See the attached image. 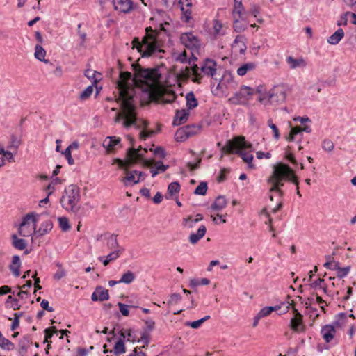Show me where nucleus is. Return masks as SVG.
Masks as SVG:
<instances>
[{
	"label": "nucleus",
	"instance_id": "obj_1",
	"mask_svg": "<svg viewBox=\"0 0 356 356\" xmlns=\"http://www.w3.org/2000/svg\"><path fill=\"white\" fill-rule=\"evenodd\" d=\"M134 68L135 81L141 83L142 91L147 95L149 102L166 104L175 100V93L168 92L161 85V74L157 68H142L138 65H134Z\"/></svg>",
	"mask_w": 356,
	"mask_h": 356
},
{
	"label": "nucleus",
	"instance_id": "obj_2",
	"mask_svg": "<svg viewBox=\"0 0 356 356\" xmlns=\"http://www.w3.org/2000/svg\"><path fill=\"white\" fill-rule=\"evenodd\" d=\"M131 79V72H122L120 74V80L117 83L119 94L117 101L120 102V111L117 113L115 122H120L122 120V124L125 128L132 125L140 126L137 124L134 101L135 88L129 83Z\"/></svg>",
	"mask_w": 356,
	"mask_h": 356
},
{
	"label": "nucleus",
	"instance_id": "obj_3",
	"mask_svg": "<svg viewBox=\"0 0 356 356\" xmlns=\"http://www.w3.org/2000/svg\"><path fill=\"white\" fill-rule=\"evenodd\" d=\"M290 181L296 186V193L300 197L302 195L299 190V181L294 171L286 164L278 163L273 166L271 175L268 179V184L270 185L269 193H276L278 197L277 205L272 209V212L275 213L282 207V197L284 195L281 188L284 186V181Z\"/></svg>",
	"mask_w": 356,
	"mask_h": 356
},
{
	"label": "nucleus",
	"instance_id": "obj_4",
	"mask_svg": "<svg viewBox=\"0 0 356 356\" xmlns=\"http://www.w3.org/2000/svg\"><path fill=\"white\" fill-rule=\"evenodd\" d=\"M146 34L140 42L138 38L132 41L133 48L137 49L142 57L162 58L163 50L159 48L156 40L157 33L151 26L147 27Z\"/></svg>",
	"mask_w": 356,
	"mask_h": 356
},
{
	"label": "nucleus",
	"instance_id": "obj_5",
	"mask_svg": "<svg viewBox=\"0 0 356 356\" xmlns=\"http://www.w3.org/2000/svg\"><path fill=\"white\" fill-rule=\"evenodd\" d=\"M252 145L246 142L245 137L242 136L234 137L232 140L227 141L226 145L221 149L224 154H238L243 161L248 163V167L254 169V165L252 163L253 155L250 153Z\"/></svg>",
	"mask_w": 356,
	"mask_h": 356
},
{
	"label": "nucleus",
	"instance_id": "obj_6",
	"mask_svg": "<svg viewBox=\"0 0 356 356\" xmlns=\"http://www.w3.org/2000/svg\"><path fill=\"white\" fill-rule=\"evenodd\" d=\"M38 214L30 213L22 218L19 227V234L23 237H29L33 234L37 235L36 224Z\"/></svg>",
	"mask_w": 356,
	"mask_h": 356
},
{
	"label": "nucleus",
	"instance_id": "obj_7",
	"mask_svg": "<svg viewBox=\"0 0 356 356\" xmlns=\"http://www.w3.org/2000/svg\"><path fill=\"white\" fill-rule=\"evenodd\" d=\"M181 42L186 48L191 51V56L196 60V54H199L201 42L197 35L192 32L184 33L180 36Z\"/></svg>",
	"mask_w": 356,
	"mask_h": 356
},
{
	"label": "nucleus",
	"instance_id": "obj_8",
	"mask_svg": "<svg viewBox=\"0 0 356 356\" xmlns=\"http://www.w3.org/2000/svg\"><path fill=\"white\" fill-rule=\"evenodd\" d=\"M117 162L118 163L119 166L124 170L126 175L124 177V182L126 184L128 183L135 184L140 181V177L143 176V173L137 170H129L128 168L132 163L127 161H123L120 159H118Z\"/></svg>",
	"mask_w": 356,
	"mask_h": 356
},
{
	"label": "nucleus",
	"instance_id": "obj_9",
	"mask_svg": "<svg viewBox=\"0 0 356 356\" xmlns=\"http://www.w3.org/2000/svg\"><path fill=\"white\" fill-rule=\"evenodd\" d=\"M191 76L192 81L197 83H201L202 76L199 73V67L197 65H194L193 67H186L184 70H181L179 74L178 78L180 80L184 81L190 78Z\"/></svg>",
	"mask_w": 356,
	"mask_h": 356
},
{
	"label": "nucleus",
	"instance_id": "obj_10",
	"mask_svg": "<svg viewBox=\"0 0 356 356\" xmlns=\"http://www.w3.org/2000/svg\"><path fill=\"white\" fill-rule=\"evenodd\" d=\"M80 200V189L74 184L68 186V204H71L72 211L76 212L79 207L76 204Z\"/></svg>",
	"mask_w": 356,
	"mask_h": 356
},
{
	"label": "nucleus",
	"instance_id": "obj_11",
	"mask_svg": "<svg viewBox=\"0 0 356 356\" xmlns=\"http://www.w3.org/2000/svg\"><path fill=\"white\" fill-rule=\"evenodd\" d=\"M201 72L207 76L211 77L213 81L217 79L215 76L217 74L218 65L216 61L212 59H206L200 67Z\"/></svg>",
	"mask_w": 356,
	"mask_h": 356
},
{
	"label": "nucleus",
	"instance_id": "obj_12",
	"mask_svg": "<svg viewBox=\"0 0 356 356\" xmlns=\"http://www.w3.org/2000/svg\"><path fill=\"white\" fill-rule=\"evenodd\" d=\"M293 305V301L290 304ZM293 312L294 316L291 319L290 327L292 330L296 332H300L304 330V325L302 323V315L298 311V309L293 306Z\"/></svg>",
	"mask_w": 356,
	"mask_h": 356
},
{
	"label": "nucleus",
	"instance_id": "obj_13",
	"mask_svg": "<svg viewBox=\"0 0 356 356\" xmlns=\"http://www.w3.org/2000/svg\"><path fill=\"white\" fill-rule=\"evenodd\" d=\"M268 100L271 102H280L284 101L286 93L282 86H275L268 93Z\"/></svg>",
	"mask_w": 356,
	"mask_h": 356
},
{
	"label": "nucleus",
	"instance_id": "obj_14",
	"mask_svg": "<svg viewBox=\"0 0 356 356\" xmlns=\"http://www.w3.org/2000/svg\"><path fill=\"white\" fill-rule=\"evenodd\" d=\"M324 266L328 269L337 270L336 275L339 278V281H340V279L346 277L350 270V266L341 268L339 262L327 261L325 263Z\"/></svg>",
	"mask_w": 356,
	"mask_h": 356
},
{
	"label": "nucleus",
	"instance_id": "obj_15",
	"mask_svg": "<svg viewBox=\"0 0 356 356\" xmlns=\"http://www.w3.org/2000/svg\"><path fill=\"white\" fill-rule=\"evenodd\" d=\"M147 152V149H143L141 147L138 149L131 147L127 151V158L129 159L127 162L134 164L137 161L142 159V158L145 156V154Z\"/></svg>",
	"mask_w": 356,
	"mask_h": 356
},
{
	"label": "nucleus",
	"instance_id": "obj_16",
	"mask_svg": "<svg viewBox=\"0 0 356 356\" xmlns=\"http://www.w3.org/2000/svg\"><path fill=\"white\" fill-rule=\"evenodd\" d=\"M286 62L291 70L304 68L307 65V61L302 57L296 58L291 56H289L286 57Z\"/></svg>",
	"mask_w": 356,
	"mask_h": 356
},
{
	"label": "nucleus",
	"instance_id": "obj_17",
	"mask_svg": "<svg viewBox=\"0 0 356 356\" xmlns=\"http://www.w3.org/2000/svg\"><path fill=\"white\" fill-rule=\"evenodd\" d=\"M336 330L332 325H325L321 330V334L326 343H330L334 337Z\"/></svg>",
	"mask_w": 356,
	"mask_h": 356
},
{
	"label": "nucleus",
	"instance_id": "obj_18",
	"mask_svg": "<svg viewBox=\"0 0 356 356\" xmlns=\"http://www.w3.org/2000/svg\"><path fill=\"white\" fill-rule=\"evenodd\" d=\"M246 38L244 35H238L232 47V49H234L235 51H238L241 54H245L247 47L245 44Z\"/></svg>",
	"mask_w": 356,
	"mask_h": 356
},
{
	"label": "nucleus",
	"instance_id": "obj_19",
	"mask_svg": "<svg viewBox=\"0 0 356 356\" xmlns=\"http://www.w3.org/2000/svg\"><path fill=\"white\" fill-rule=\"evenodd\" d=\"M206 232V227L203 225H200L196 232L191 233L189 235L188 241L192 245L197 243L205 236Z\"/></svg>",
	"mask_w": 356,
	"mask_h": 356
},
{
	"label": "nucleus",
	"instance_id": "obj_20",
	"mask_svg": "<svg viewBox=\"0 0 356 356\" xmlns=\"http://www.w3.org/2000/svg\"><path fill=\"white\" fill-rule=\"evenodd\" d=\"M109 298L108 291L102 286L96 288L95 291L92 293L91 299L93 301H104Z\"/></svg>",
	"mask_w": 356,
	"mask_h": 356
},
{
	"label": "nucleus",
	"instance_id": "obj_21",
	"mask_svg": "<svg viewBox=\"0 0 356 356\" xmlns=\"http://www.w3.org/2000/svg\"><path fill=\"white\" fill-rule=\"evenodd\" d=\"M113 5L115 10L122 13H128L132 9L131 0H113Z\"/></svg>",
	"mask_w": 356,
	"mask_h": 356
},
{
	"label": "nucleus",
	"instance_id": "obj_22",
	"mask_svg": "<svg viewBox=\"0 0 356 356\" xmlns=\"http://www.w3.org/2000/svg\"><path fill=\"white\" fill-rule=\"evenodd\" d=\"M189 114L190 113L188 110L177 111L175 119L173 120V124L178 126L184 124L187 121Z\"/></svg>",
	"mask_w": 356,
	"mask_h": 356
},
{
	"label": "nucleus",
	"instance_id": "obj_23",
	"mask_svg": "<svg viewBox=\"0 0 356 356\" xmlns=\"http://www.w3.org/2000/svg\"><path fill=\"white\" fill-rule=\"evenodd\" d=\"M344 37V31L342 29H338L332 35H331L327 39V42L332 44L336 45L342 40Z\"/></svg>",
	"mask_w": 356,
	"mask_h": 356
},
{
	"label": "nucleus",
	"instance_id": "obj_24",
	"mask_svg": "<svg viewBox=\"0 0 356 356\" xmlns=\"http://www.w3.org/2000/svg\"><path fill=\"white\" fill-rule=\"evenodd\" d=\"M20 266H21V260L18 255H15L12 257V261L10 265V270L13 273V274L18 277L20 275Z\"/></svg>",
	"mask_w": 356,
	"mask_h": 356
},
{
	"label": "nucleus",
	"instance_id": "obj_25",
	"mask_svg": "<svg viewBox=\"0 0 356 356\" xmlns=\"http://www.w3.org/2000/svg\"><path fill=\"white\" fill-rule=\"evenodd\" d=\"M120 141V138L115 136L107 137L104 140L103 145L107 151L112 152L115 149V147L119 144Z\"/></svg>",
	"mask_w": 356,
	"mask_h": 356
},
{
	"label": "nucleus",
	"instance_id": "obj_26",
	"mask_svg": "<svg viewBox=\"0 0 356 356\" xmlns=\"http://www.w3.org/2000/svg\"><path fill=\"white\" fill-rule=\"evenodd\" d=\"M53 228V223L51 220H47L44 221L37 229L38 236H43L49 233Z\"/></svg>",
	"mask_w": 356,
	"mask_h": 356
},
{
	"label": "nucleus",
	"instance_id": "obj_27",
	"mask_svg": "<svg viewBox=\"0 0 356 356\" xmlns=\"http://www.w3.org/2000/svg\"><path fill=\"white\" fill-rule=\"evenodd\" d=\"M227 200L224 196H218L216 198L214 202L211 204V209L220 211L227 206Z\"/></svg>",
	"mask_w": 356,
	"mask_h": 356
},
{
	"label": "nucleus",
	"instance_id": "obj_28",
	"mask_svg": "<svg viewBox=\"0 0 356 356\" xmlns=\"http://www.w3.org/2000/svg\"><path fill=\"white\" fill-rule=\"evenodd\" d=\"M256 68V64L252 62L246 63L237 69V74L243 76L248 72L252 71Z\"/></svg>",
	"mask_w": 356,
	"mask_h": 356
},
{
	"label": "nucleus",
	"instance_id": "obj_29",
	"mask_svg": "<svg viewBox=\"0 0 356 356\" xmlns=\"http://www.w3.org/2000/svg\"><path fill=\"white\" fill-rule=\"evenodd\" d=\"M13 246L19 250H24L27 246V243L24 239L19 238L16 234H13L11 236Z\"/></svg>",
	"mask_w": 356,
	"mask_h": 356
},
{
	"label": "nucleus",
	"instance_id": "obj_30",
	"mask_svg": "<svg viewBox=\"0 0 356 356\" xmlns=\"http://www.w3.org/2000/svg\"><path fill=\"white\" fill-rule=\"evenodd\" d=\"M125 352L126 348L122 339H118L114 346L113 350H110V353L114 356H119Z\"/></svg>",
	"mask_w": 356,
	"mask_h": 356
},
{
	"label": "nucleus",
	"instance_id": "obj_31",
	"mask_svg": "<svg viewBox=\"0 0 356 356\" xmlns=\"http://www.w3.org/2000/svg\"><path fill=\"white\" fill-rule=\"evenodd\" d=\"M186 106L188 110L195 108L198 105L197 99H196V97L193 92H190L186 94Z\"/></svg>",
	"mask_w": 356,
	"mask_h": 356
},
{
	"label": "nucleus",
	"instance_id": "obj_32",
	"mask_svg": "<svg viewBox=\"0 0 356 356\" xmlns=\"http://www.w3.org/2000/svg\"><path fill=\"white\" fill-rule=\"evenodd\" d=\"M58 332H60L62 334V335L67 336V329L58 330L56 328V327H54V326H53L49 329H46L45 330V341L48 342V339L51 338L54 333L58 334ZM60 338H63V336H61Z\"/></svg>",
	"mask_w": 356,
	"mask_h": 356
},
{
	"label": "nucleus",
	"instance_id": "obj_33",
	"mask_svg": "<svg viewBox=\"0 0 356 356\" xmlns=\"http://www.w3.org/2000/svg\"><path fill=\"white\" fill-rule=\"evenodd\" d=\"M31 342L28 337H24L19 342V353L22 355L26 353Z\"/></svg>",
	"mask_w": 356,
	"mask_h": 356
},
{
	"label": "nucleus",
	"instance_id": "obj_34",
	"mask_svg": "<svg viewBox=\"0 0 356 356\" xmlns=\"http://www.w3.org/2000/svg\"><path fill=\"white\" fill-rule=\"evenodd\" d=\"M35 57L40 61H43L46 63H48L47 60H45L46 51L40 44H37L35 47Z\"/></svg>",
	"mask_w": 356,
	"mask_h": 356
},
{
	"label": "nucleus",
	"instance_id": "obj_35",
	"mask_svg": "<svg viewBox=\"0 0 356 356\" xmlns=\"http://www.w3.org/2000/svg\"><path fill=\"white\" fill-rule=\"evenodd\" d=\"M107 247L111 250H118V248H123L120 246L117 240V235H111L107 240Z\"/></svg>",
	"mask_w": 356,
	"mask_h": 356
},
{
	"label": "nucleus",
	"instance_id": "obj_36",
	"mask_svg": "<svg viewBox=\"0 0 356 356\" xmlns=\"http://www.w3.org/2000/svg\"><path fill=\"white\" fill-rule=\"evenodd\" d=\"M0 347L4 350H11L14 348V344L5 338L0 331Z\"/></svg>",
	"mask_w": 356,
	"mask_h": 356
},
{
	"label": "nucleus",
	"instance_id": "obj_37",
	"mask_svg": "<svg viewBox=\"0 0 356 356\" xmlns=\"http://www.w3.org/2000/svg\"><path fill=\"white\" fill-rule=\"evenodd\" d=\"M184 128L186 130L189 138L199 134L201 130V126L196 124L185 126L184 127Z\"/></svg>",
	"mask_w": 356,
	"mask_h": 356
},
{
	"label": "nucleus",
	"instance_id": "obj_38",
	"mask_svg": "<svg viewBox=\"0 0 356 356\" xmlns=\"http://www.w3.org/2000/svg\"><path fill=\"white\" fill-rule=\"evenodd\" d=\"M243 10V6L241 0H234L233 15L234 18L238 17L241 18L242 12Z\"/></svg>",
	"mask_w": 356,
	"mask_h": 356
},
{
	"label": "nucleus",
	"instance_id": "obj_39",
	"mask_svg": "<svg viewBox=\"0 0 356 356\" xmlns=\"http://www.w3.org/2000/svg\"><path fill=\"white\" fill-rule=\"evenodd\" d=\"M135 278L136 276L134 273L128 270L122 275L120 280H118V282L128 284L131 283L135 280Z\"/></svg>",
	"mask_w": 356,
	"mask_h": 356
},
{
	"label": "nucleus",
	"instance_id": "obj_40",
	"mask_svg": "<svg viewBox=\"0 0 356 356\" xmlns=\"http://www.w3.org/2000/svg\"><path fill=\"white\" fill-rule=\"evenodd\" d=\"M227 28L221 22L216 20L213 23V31L216 35H224L226 33Z\"/></svg>",
	"mask_w": 356,
	"mask_h": 356
},
{
	"label": "nucleus",
	"instance_id": "obj_41",
	"mask_svg": "<svg viewBox=\"0 0 356 356\" xmlns=\"http://www.w3.org/2000/svg\"><path fill=\"white\" fill-rule=\"evenodd\" d=\"M175 138L176 141L177 142H183L188 138H189V136H188V134L184 129V127L179 128L175 133Z\"/></svg>",
	"mask_w": 356,
	"mask_h": 356
},
{
	"label": "nucleus",
	"instance_id": "obj_42",
	"mask_svg": "<svg viewBox=\"0 0 356 356\" xmlns=\"http://www.w3.org/2000/svg\"><path fill=\"white\" fill-rule=\"evenodd\" d=\"M254 90L246 86H242L239 90V95H241L245 99V102L246 101V97L248 96H251L253 95Z\"/></svg>",
	"mask_w": 356,
	"mask_h": 356
},
{
	"label": "nucleus",
	"instance_id": "obj_43",
	"mask_svg": "<svg viewBox=\"0 0 356 356\" xmlns=\"http://www.w3.org/2000/svg\"><path fill=\"white\" fill-rule=\"evenodd\" d=\"M229 102H230L232 104L236 105L243 104L245 102V99L243 97V96L241 95H239V91L236 92L233 97H230L229 99Z\"/></svg>",
	"mask_w": 356,
	"mask_h": 356
},
{
	"label": "nucleus",
	"instance_id": "obj_44",
	"mask_svg": "<svg viewBox=\"0 0 356 356\" xmlns=\"http://www.w3.org/2000/svg\"><path fill=\"white\" fill-rule=\"evenodd\" d=\"M301 133H302L301 127L296 126L295 127H292L290 131L289 135L286 138V140L289 142H291V141L294 140L295 137L298 134H301Z\"/></svg>",
	"mask_w": 356,
	"mask_h": 356
},
{
	"label": "nucleus",
	"instance_id": "obj_45",
	"mask_svg": "<svg viewBox=\"0 0 356 356\" xmlns=\"http://www.w3.org/2000/svg\"><path fill=\"white\" fill-rule=\"evenodd\" d=\"M196 223H197V222L195 221V219L191 216H189L183 219L182 225L184 227L191 229V228L194 227L195 226Z\"/></svg>",
	"mask_w": 356,
	"mask_h": 356
},
{
	"label": "nucleus",
	"instance_id": "obj_46",
	"mask_svg": "<svg viewBox=\"0 0 356 356\" xmlns=\"http://www.w3.org/2000/svg\"><path fill=\"white\" fill-rule=\"evenodd\" d=\"M124 250V248H118V250H112L106 257L108 258V260L113 261L120 257Z\"/></svg>",
	"mask_w": 356,
	"mask_h": 356
},
{
	"label": "nucleus",
	"instance_id": "obj_47",
	"mask_svg": "<svg viewBox=\"0 0 356 356\" xmlns=\"http://www.w3.org/2000/svg\"><path fill=\"white\" fill-rule=\"evenodd\" d=\"M207 184L206 182H201L195 188L194 193L196 195H204L207 191Z\"/></svg>",
	"mask_w": 356,
	"mask_h": 356
},
{
	"label": "nucleus",
	"instance_id": "obj_48",
	"mask_svg": "<svg viewBox=\"0 0 356 356\" xmlns=\"http://www.w3.org/2000/svg\"><path fill=\"white\" fill-rule=\"evenodd\" d=\"M180 190V185L178 182H172L168 185V192L171 195L179 193Z\"/></svg>",
	"mask_w": 356,
	"mask_h": 356
},
{
	"label": "nucleus",
	"instance_id": "obj_49",
	"mask_svg": "<svg viewBox=\"0 0 356 356\" xmlns=\"http://www.w3.org/2000/svg\"><path fill=\"white\" fill-rule=\"evenodd\" d=\"M276 310L277 309L275 307H265L259 312L258 314L260 317L264 318L270 315L272 312Z\"/></svg>",
	"mask_w": 356,
	"mask_h": 356
},
{
	"label": "nucleus",
	"instance_id": "obj_50",
	"mask_svg": "<svg viewBox=\"0 0 356 356\" xmlns=\"http://www.w3.org/2000/svg\"><path fill=\"white\" fill-rule=\"evenodd\" d=\"M120 336L123 339L127 338V341H134L136 340L135 337L132 335V330L130 329L121 330Z\"/></svg>",
	"mask_w": 356,
	"mask_h": 356
},
{
	"label": "nucleus",
	"instance_id": "obj_51",
	"mask_svg": "<svg viewBox=\"0 0 356 356\" xmlns=\"http://www.w3.org/2000/svg\"><path fill=\"white\" fill-rule=\"evenodd\" d=\"M334 145L331 140L325 139L322 142V148L326 152H332L334 149Z\"/></svg>",
	"mask_w": 356,
	"mask_h": 356
},
{
	"label": "nucleus",
	"instance_id": "obj_52",
	"mask_svg": "<svg viewBox=\"0 0 356 356\" xmlns=\"http://www.w3.org/2000/svg\"><path fill=\"white\" fill-rule=\"evenodd\" d=\"M149 334L147 332H145L141 334L140 337L138 339V342L143 343V348H145L148 346L149 343Z\"/></svg>",
	"mask_w": 356,
	"mask_h": 356
},
{
	"label": "nucleus",
	"instance_id": "obj_53",
	"mask_svg": "<svg viewBox=\"0 0 356 356\" xmlns=\"http://www.w3.org/2000/svg\"><path fill=\"white\" fill-rule=\"evenodd\" d=\"M93 92V88L92 86H88L79 95V98L81 100H86L90 97Z\"/></svg>",
	"mask_w": 356,
	"mask_h": 356
},
{
	"label": "nucleus",
	"instance_id": "obj_54",
	"mask_svg": "<svg viewBox=\"0 0 356 356\" xmlns=\"http://www.w3.org/2000/svg\"><path fill=\"white\" fill-rule=\"evenodd\" d=\"M81 25L79 24L78 26V36L80 40L79 44L81 47L85 46V42L86 40V33L85 32L81 31Z\"/></svg>",
	"mask_w": 356,
	"mask_h": 356
},
{
	"label": "nucleus",
	"instance_id": "obj_55",
	"mask_svg": "<svg viewBox=\"0 0 356 356\" xmlns=\"http://www.w3.org/2000/svg\"><path fill=\"white\" fill-rule=\"evenodd\" d=\"M21 144V140H19L15 136H13L11 138L10 144L8 146V148L14 149L15 150H17V148L19 147Z\"/></svg>",
	"mask_w": 356,
	"mask_h": 356
},
{
	"label": "nucleus",
	"instance_id": "obj_56",
	"mask_svg": "<svg viewBox=\"0 0 356 356\" xmlns=\"http://www.w3.org/2000/svg\"><path fill=\"white\" fill-rule=\"evenodd\" d=\"M268 124L269 126V127L273 130V134H274V138L277 140L280 138V133H279V130L277 127V126L273 123V121L272 120H269L268 121Z\"/></svg>",
	"mask_w": 356,
	"mask_h": 356
},
{
	"label": "nucleus",
	"instance_id": "obj_57",
	"mask_svg": "<svg viewBox=\"0 0 356 356\" xmlns=\"http://www.w3.org/2000/svg\"><path fill=\"white\" fill-rule=\"evenodd\" d=\"M0 154H2L9 162L14 161V156L9 151H6L3 147H0Z\"/></svg>",
	"mask_w": 356,
	"mask_h": 356
},
{
	"label": "nucleus",
	"instance_id": "obj_58",
	"mask_svg": "<svg viewBox=\"0 0 356 356\" xmlns=\"http://www.w3.org/2000/svg\"><path fill=\"white\" fill-rule=\"evenodd\" d=\"M120 312L124 316H128L129 314V306L122 302H118Z\"/></svg>",
	"mask_w": 356,
	"mask_h": 356
},
{
	"label": "nucleus",
	"instance_id": "obj_59",
	"mask_svg": "<svg viewBox=\"0 0 356 356\" xmlns=\"http://www.w3.org/2000/svg\"><path fill=\"white\" fill-rule=\"evenodd\" d=\"M239 19L238 17H236V18H234V24H233V28L234 29V31L236 32H241L243 31L245 28L242 26V25L241 24L240 22H239Z\"/></svg>",
	"mask_w": 356,
	"mask_h": 356
},
{
	"label": "nucleus",
	"instance_id": "obj_60",
	"mask_svg": "<svg viewBox=\"0 0 356 356\" xmlns=\"http://www.w3.org/2000/svg\"><path fill=\"white\" fill-rule=\"evenodd\" d=\"M350 15V12H346L342 15L340 19L337 21V26H346L348 23L347 16Z\"/></svg>",
	"mask_w": 356,
	"mask_h": 356
},
{
	"label": "nucleus",
	"instance_id": "obj_61",
	"mask_svg": "<svg viewBox=\"0 0 356 356\" xmlns=\"http://www.w3.org/2000/svg\"><path fill=\"white\" fill-rule=\"evenodd\" d=\"M183 15L181 19L185 22H188L191 19V11L188 8H184V10H182Z\"/></svg>",
	"mask_w": 356,
	"mask_h": 356
},
{
	"label": "nucleus",
	"instance_id": "obj_62",
	"mask_svg": "<svg viewBox=\"0 0 356 356\" xmlns=\"http://www.w3.org/2000/svg\"><path fill=\"white\" fill-rule=\"evenodd\" d=\"M144 323L145 324L146 329L148 331H152L154 329L155 322L153 321V319L147 318L144 320Z\"/></svg>",
	"mask_w": 356,
	"mask_h": 356
},
{
	"label": "nucleus",
	"instance_id": "obj_63",
	"mask_svg": "<svg viewBox=\"0 0 356 356\" xmlns=\"http://www.w3.org/2000/svg\"><path fill=\"white\" fill-rule=\"evenodd\" d=\"M181 299V296L179 293H172L170 297V300L168 301L169 304H177L178 303Z\"/></svg>",
	"mask_w": 356,
	"mask_h": 356
},
{
	"label": "nucleus",
	"instance_id": "obj_64",
	"mask_svg": "<svg viewBox=\"0 0 356 356\" xmlns=\"http://www.w3.org/2000/svg\"><path fill=\"white\" fill-rule=\"evenodd\" d=\"M202 323H203V321L199 319L197 321H195L193 322H187L186 323V325L190 326L191 327H192L193 329H197L202 325Z\"/></svg>",
	"mask_w": 356,
	"mask_h": 356
}]
</instances>
